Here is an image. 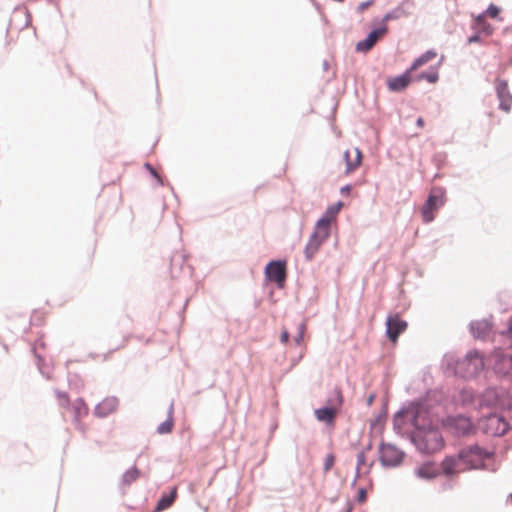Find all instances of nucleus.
Listing matches in <instances>:
<instances>
[{"label":"nucleus","instance_id":"nucleus-17","mask_svg":"<svg viewBox=\"0 0 512 512\" xmlns=\"http://www.w3.org/2000/svg\"><path fill=\"white\" fill-rule=\"evenodd\" d=\"M343 159L346 163L345 174L354 172L362 163V153L360 149L353 148L346 150L343 154Z\"/></svg>","mask_w":512,"mask_h":512},{"label":"nucleus","instance_id":"nucleus-33","mask_svg":"<svg viewBox=\"0 0 512 512\" xmlns=\"http://www.w3.org/2000/svg\"><path fill=\"white\" fill-rule=\"evenodd\" d=\"M306 330V324L301 322L298 326V334L295 337V342L297 345H300L303 342V336Z\"/></svg>","mask_w":512,"mask_h":512},{"label":"nucleus","instance_id":"nucleus-20","mask_svg":"<svg viewBox=\"0 0 512 512\" xmlns=\"http://www.w3.org/2000/svg\"><path fill=\"white\" fill-rule=\"evenodd\" d=\"M72 411L74 414V420L79 425V427L82 429L81 426V419L86 417L89 413V408L85 401L83 399H77L72 404Z\"/></svg>","mask_w":512,"mask_h":512},{"label":"nucleus","instance_id":"nucleus-28","mask_svg":"<svg viewBox=\"0 0 512 512\" xmlns=\"http://www.w3.org/2000/svg\"><path fill=\"white\" fill-rule=\"evenodd\" d=\"M438 79H439V74H438L437 69H431L429 72L421 73L414 78L415 81L426 80L432 84L436 83L438 81Z\"/></svg>","mask_w":512,"mask_h":512},{"label":"nucleus","instance_id":"nucleus-40","mask_svg":"<svg viewBox=\"0 0 512 512\" xmlns=\"http://www.w3.org/2000/svg\"><path fill=\"white\" fill-rule=\"evenodd\" d=\"M416 124L418 127L423 128L424 127V119L422 117H419L416 121Z\"/></svg>","mask_w":512,"mask_h":512},{"label":"nucleus","instance_id":"nucleus-29","mask_svg":"<svg viewBox=\"0 0 512 512\" xmlns=\"http://www.w3.org/2000/svg\"><path fill=\"white\" fill-rule=\"evenodd\" d=\"M175 497H176V489H174L170 495L163 496L159 500V502L157 504V510L161 511V510H165V509L169 508L172 505V503L174 502Z\"/></svg>","mask_w":512,"mask_h":512},{"label":"nucleus","instance_id":"nucleus-42","mask_svg":"<svg viewBox=\"0 0 512 512\" xmlns=\"http://www.w3.org/2000/svg\"><path fill=\"white\" fill-rule=\"evenodd\" d=\"M349 191H350V186H345V187H343V188L341 189V192H342V193H346V194H348V193H349Z\"/></svg>","mask_w":512,"mask_h":512},{"label":"nucleus","instance_id":"nucleus-24","mask_svg":"<svg viewBox=\"0 0 512 512\" xmlns=\"http://www.w3.org/2000/svg\"><path fill=\"white\" fill-rule=\"evenodd\" d=\"M324 243V241L320 239H315L313 235H311L306 248L305 255L308 260L312 259L313 256L318 252L320 246Z\"/></svg>","mask_w":512,"mask_h":512},{"label":"nucleus","instance_id":"nucleus-34","mask_svg":"<svg viewBox=\"0 0 512 512\" xmlns=\"http://www.w3.org/2000/svg\"><path fill=\"white\" fill-rule=\"evenodd\" d=\"M334 463H335L334 455L333 454H328L325 457V460H324V470L326 472L329 471L334 466Z\"/></svg>","mask_w":512,"mask_h":512},{"label":"nucleus","instance_id":"nucleus-13","mask_svg":"<svg viewBox=\"0 0 512 512\" xmlns=\"http://www.w3.org/2000/svg\"><path fill=\"white\" fill-rule=\"evenodd\" d=\"M31 23V15L25 8H17L14 10L8 30H21L24 28H28Z\"/></svg>","mask_w":512,"mask_h":512},{"label":"nucleus","instance_id":"nucleus-2","mask_svg":"<svg viewBox=\"0 0 512 512\" xmlns=\"http://www.w3.org/2000/svg\"><path fill=\"white\" fill-rule=\"evenodd\" d=\"M467 471L471 469L488 468L487 464L493 457V453L474 445L460 450Z\"/></svg>","mask_w":512,"mask_h":512},{"label":"nucleus","instance_id":"nucleus-35","mask_svg":"<svg viewBox=\"0 0 512 512\" xmlns=\"http://www.w3.org/2000/svg\"><path fill=\"white\" fill-rule=\"evenodd\" d=\"M57 398L59 400V404L62 407H67L68 406V404H69V397H68L67 393L58 392L57 393Z\"/></svg>","mask_w":512,"mask_h":512},{"label":"nucleus","instance_id":"nucleus-15","mask_svg":"<svg viewBox=\"0 0 512 512\" xmlns=\"http://www.w3.org/2000/svg\"><path fill=\"white\" fill-rule=\"evenodd\" d=\"M496 92L500 101V108L506 112L510 111L512 106V95L508 91V84L505 80H496Z\"/></svg>","mask_w":512,"mask_h":512},{"label":"nucleus","instance_id":"nucleus-18","mask_svg":"<svg viewBox=\"0 0 512 512\" xmlns=\"http://www.w3.org/2000/svg\"><path fill=\"white\" fill-rule=\"evenodd\" d=\"M415 474L418 478L424 480H432L442 475L440 466L438 467L434 462L430 461L419 465L415 469Z\"/></svg>","mask_w":512,"mask_h":512},{"label":"nucleus","instance_id":"nucleus-39","mask_svg":"<svg viewBox=\"0 0 512 512\" xmlns=\"http://www.w3.org/2000/svg\"><path fill=\"white\" fill-rule=\"evenodd\" d=\"M289 341V333L287 330H283L281 333V342L287 344Z\"/></svg>","mask_w":512,"mask_h":512},{"label":"nucleus","instance_id":"nucleus-19","mask_svg":"<svg viewBox=\"0 0 512 512\" xmlns=\"http://www.w3.org/2000/svg\"><path fill=\"white\" fill-rule=\"evenodd\" d=\"M118 408V399L114 396L104 398L94 409V414L98 417H106L114 413Z\"/></svg>","mask_w":512,"mask_h":512},{"label":"nucleus","instance_id":"nucleus-27","mask_svg":"<svg viewBox=\"0 0 512 512\" xmlns=\"http://www.w3.org/2000/svg\"><path fill=\"white\" fill-rule=\"evenodd\" d=\"M370 467V465L366 464L365 452H359L357 455L356 477H360L362 474L368 473Z\"/></svg>","mask_w":512,"mask_h":512},{"label":"nucleus","instance_id":"nucleus-43","mask_svg":"<svg viewBox=\"0 0 512 512\" xmlns=\"http://www.w3.org/2000/svg\"><path fill=\"white\" fill-rule=\"evenodd\" d=\"M509 334L512 337V320L510 321V324H509Z\"/></svg>","mask_w":512,"mask_h":512},{"label":"nucleus","instance_id":"nucleus-3","mask_svg":"<svg viewBox=\"0 0 512 512\" xmlns=\"http://www.w3.org/2000/svg\"><path fill=\"white\" fill-rule=\"evenodd\" d=\"M441 474L446 478L453 480L459 474L467 471L461 452L454 455H447L440 463Z\"/></svg>","mask_w":512,"mask_h":512},{"label":"nucleus","instance_id":"nucleus-41","mask_svg":"<svg viewBox=\"0 0 512 512\" xmlns=\"http://www.w3.org/2000/svg\"><path fill=\"white\" fill-rule=\"evenodd\" d=\"M479 40V36L478 35H474L472 37L469 38V43H473V42H477Z\"/></svg>","mask_w":512,"mask_h":512},{"label":"nucleus","instance_id":"nucleus-23","mask_svg":"<svg viewBox=\"0 0 512 512\" xmlns=\"http://www.w3.org/2000/svg\"><path fill=\"white\" fill-rule=\"evenodd\" d=\"M437 56V53L433 50L426 51L421 56H419L417 59L414 60L410 68H408L411 72H414L418 70L423 65L427 64L428 62L435 59Z\"/></svg>","mask_w":512,"mask_h":512},{"label":"nucleus","instance_id":"nucleus-7","mask_svg":"<svg viewBox=\"0 0 512 512\" xmlns=\"http://www.w3.org/2000/svg\"><path fill=\"white\" fill-rule=\"evenodd\" d=\"M335 400H330L329 402L333 404L331 407H324L315 410V416L318 421L324 422L327 424H332L335 420V417L338 413V408L343 403V395L340 389H335L334 391Z\"/></svg>","mask_w":512,"mask_h":512},{"label":"nucleus","instance_id":"nucleus-8","mask_svg":"<svg viewBox=\"0 0 512 512\" xmlns=\"http://www.w3.org/2000/svg\"><path fill=\"white\" fill-rule=\"evenodd\" d=\"M265 275L268 280L275 282L278 287L282 288L286 280V262L271 261L265 268Z\"/></svg>","mask_w":512,"mask_h":512},{"label":"nucleus","instance_id":"nucleus-10","mask_svg":"<svg viewBox=\"0 0 512 512\" xmlns=\"http://www.w3.org/2000/svg\"><path fill=\"white\" fill-rule=\"evenodd\" d=\"M380 460L385 466H397L403 460V452L391 444L380 446Z\"/></svg>","mask_w":512,"mask_h":512},{"label":"nucleus","instance_id":"nucleus-4","mask_svg":"<svg viewBox=\"0 0 512 512\" xmlns=\"http://www.w3.org/2000/svg\"><path fill=\"white\" fill-rule=\"evenodd\" d=\"M484 361L478 352H470L458 363L457 372L463 377H473L484 368Z\"/></svg>","mask_w":512,"mask_h":512},{"label":"nucleus","instance_id":"nucleus-31","mask_svg":"<svg viewBox=\"0 0 512 512\" xmlns=\"http://www.w3.org/2000/svg\"><path fill=\"white\" fill-rule=\"evenodd\" d=\"M172 428H173V420L171 418H169L158 426L157 431L160 434H166V433H170L172 431Z\"/></svg>","mask_w":512,"mask_h":512},{"label":"nucleus","instance_id":"nucleus-44","mask_svg":"<svg viewBox=\"0 0 512 512\" xmlns=\"http://www.w3.org/2000/svg\"><path fill=\"white\" fill-rule=\"evenodd\" d=\"M373 401V396H370V398L368 399V403L371 404Z\"/></svg>","mask_w":512,"mask_h":512},{"label":"nucleus","instance_id":"nucleus-36","mask_svg":"<svg viewBox=\"0 0 512 512\" xmlns=\"http://www.w3.org/2000/svg\"><path fill=\"white\" fill-rule=\"evenodd\" d=\"M486 14L491 18H496L499 14V9L495 5H490L486 11Z\"/></svg>","mask_w":512,"mask_h":512},{"label":"nucleus","instance_id":"nucleus-32","mask_svg":"<svg viewBox=\"0 0 512 512\" xmlns=\"http://www.w3.org/2000/svg\"><path fill=\"white\" fill-rule=\"evenodd\" d=\"M306 330V324L301 322L298 326V334L295 337V342L297 345H300L303 342V336Z\"/></svg>","mask_w":512,"mask_h":512},{"label":"nucleus","instance_id":"nucleus-12","mask_svg":"<svg viewBox=\"0 0 512 512\" xmlns=\"http://www.w3.org/2000/svg\"><path fill=\"white\" fill-rule=\"evenodd\" d=\"M411 74L412 72L409 69H407L403 74L399 76L389 77L386 80L388 90L391 92L404 91L414 80Z\"/></svg>","mask_w":512,"mask_h":512},{"label":"nucleus","instance_id":"nucleus-38","mask_svg":"<svg viewBox=\"0 0 512 512\" xmlns=\"http://www.w3.org/2000/svg\"><path fill=\"white\" fill-rule=\"evenodd\" d=\"M367 499V493H366V490L364 488H360L358 490V496H357V500L359 503H364Z\"/></svg>","mask_w":512,"mask_h":512},{"label":"nucleus","instance_id":"nucleus-11","mask_svg":"<svg viewBox=\"0 0 512 512\" xmlns=\"http://www.w3.org/2000/svg\"><path fill=\"white\" fill-rule=\"evenodd\" d=\"M386 326L388 338L396 343L399 335L407 329L408 325L399 315H393L387 318Z\"/></svg>","mask_w":512,"mask_h":512},{"label":"nucleus","instance_id":"nucleus-21","mask_svg":"<svg viewBox=\"0 0 512 512\" xmlns=\"http://www.w3.org/2000/svg\"><path fill=\"white\" fill-rule=\"evenodd\" d=\"M331 225L332 223L320 218L315 225V229L312 235L315 237V239H320L325 242L330 235Z\"/></svg>","mask_w":512,"mask_h":512},{"label":"nucleus","instance_id":"nucleus-16","mask_svg":"<svg viewBox=\"0 0 512 512\" xmlns=\"http://www.w3.org/2000/svg\"><path fill=\"white\" fill-rule=\"evenodd\" d=\"M386 32V27L373 30L368 34V36L364 40L359 41L357 43L356 50L359 52H368L373 48L378 39H380L386 34Z\"/></svg>","mask_w":512,"mask_h":512},{"label":"nucleus","instance_id":"nucleus-22","mask_svg":"<svg viewBox=\"0 0 512 512\" xmlns=\"http://www.w3.org/2000/svg\"><path fill=\"white\" fill-rule=\"evenodd\" d=\"M331 225L332 223L320 218L315 225V229L312 235L315 237V239H320L325 242L330 235Z\"/></svg>","mask_w":512,"mask_h":512},{"label":"nucleus","instance_id":"nucleus-6","mask_svg":"<svg viewBox=\"0 0 512 512\" xmlns=\"http://www.w3.org/2000/svg\"><path fill=\"white\" fill-rule=\"evenodd\" d=\"M481 427L486 434L502 436L509 430L508 422L497 414H490L482 419Z\"/></svg>","mask_w":512,"mask_h":512},{"label":"nucleus","instance_id":"nucleus-5","mask_svg":"<svg viewBox=\"0 0 512 512\" xmlns=\"http://www.w3.org/2000/svg\"><path fill=\"white\" fill-rule=\"evenodd\" d=\"M444 202V192L439 188H433L421 210L424 222L433 221L435 218L434 212L442 207Z\"/></svg>","mask_w":512,"mask_h":512},{"label":"nucleus","instance_id":"nucleus-26","mask_svg":"<svg viewBox=\"0 0 512 512\" xmlns=\"http://www.w3.org/2000/svg\"><path fill=\"white\" fill-rule=\"evenodd\" d=\"M475 25L478 33H483L488 36L493 32V27L485 21V15H479L475 20Z\"/></svg>","mask_w":512,"mask_h":512},{"label":"nucleus","instance_id":"nucleus-9","mask_svg":"<svg viewBox=\"0 0 512 512\" xmlns=\"http://www.w3.org/2000/svg\"><path fill=\"white\" fill-rule=\"evenodd\" d=\"M495 373L502 377H512V357L495 352L489 360Z\"/></svg>","mask_w":512,"mask_h":512},{"label":"nucleus","instance_id":"nucleus-37","mask_svg":"<svg viewBox=\"0 0 512 512\" xmlns=\"http://www.w3.org/2000/svg\"><path fill=\"white\" fill-rule=\"evenodd\" d=\"M374 3L373 0H368V1H365V2H362L358 5L357 7V10L359 13H363L367 8H369L370 6H372Z\"/></svg>","mask_w":512,"mask_h":512},{"label":"nucleus","instance_id":"nucleus-30","mask_svg":"<svg viewBox=\"0 0 512 512\" xmlns=\"http://www.w3.org/2000/svg\"><path fill=\"white\" fill-rule=\"evenodd\" d=\"M140 475L139 470L136 467H132L131 469L127 470L123 475V482L125 484H131L136 479H138Z\"/></svg>","mask_w":512,"mask_h":512},{"label":"nucleus","instance_id":"nucleus-25","mask_svg":"<svg viewBox=\"0 0 512 512\" xmlns=\"http://www.w3.org/2000/svg\"><path fill=\"white\" fill-rule=\"evenodd\" d=\"M342 207H343V203L340 201L335 204L330 205L321 218L327 220L330 223L335 222L337 215L341 211Z\"/></svg>","mask_w":512,"mask_h":512},{"label":"nucleus","instance_id":"nucleus-14","mask_svg":"<svg viewBox=\"0 0 512 512\" xmlns=\"http://www.w3.org/2000/svg\"><path fill=\"white\" fill-rule=\"evenodd\" d=\"M446 425L456 435L468 434L472 430L470 419L464 416L449 418Z\"/></svg>","mask_w":512,"mask_h":512},{"label":"nucleus","instance_id":"nucleus-1","mask_svg":"<svg viewBox=\"0 0 512 512\" xmlns=\"http://www.w3.org/2000/svg\"><path fill=\"white\" fill-rule=\"evenodd\" d=\"M413 423L415 431L412 440L419 451L433 454L443 449L444 439L439 430L431 424L425 411L417 410Z\"/></svg>","mask_w":512,"mask_h":512}]
</instances>
